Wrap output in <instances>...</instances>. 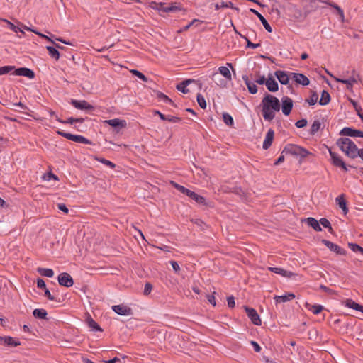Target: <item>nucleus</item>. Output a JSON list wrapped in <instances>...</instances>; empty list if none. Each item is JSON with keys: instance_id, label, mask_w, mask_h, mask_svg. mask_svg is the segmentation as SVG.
<instances>
[{"instance_id": "1", "label": "nucleus", "mask_w": 363, "mask_h": 363, "mask_svg": "<svg viewBox=\"0 0 363 363\" xmlns=\"http://www.w3.org/2000/svg\"><path fill=\"white\" fill-rule=\"evenodd\" d=\"M262 112L264 119L267 121H272L275 113L281 108L279 100L271 94H267L262 100Z\"/></svg>"}, {"instance_id": "2", "label": "nucleus", "mask_w": 363, "mask_h": 363, "mask_svg": "<svg viewBox=\"0 0 363 363\" xmlns=\"http://www.w3.org/2000/svg\"><path fill=\"white\" fill-rule=\"evenodd\" d=\"M229 67L233 69L232 64L227 63V66L218 67V72H213L211 76V79L220 87H225L227 82L232 80Z\"/></svg>"}, {"instance_id": "3", "label": "nucleus", "mask_w": 363, "mask_h": 363, "mask_svg": "<svg viewBox=\"0 0 363 363\" xmlns=\"http://www.w3.org/2000/svg\"><path fill=\"white\" fill-rule=\"evenodd\" d=\"M338 147L349 157L352 159L356 158L358 154L357 147L355 143L347 138H339L336 142Z\"/></svg>"}, {"instance_id": "4", "label": "nucleus", "mask_w": 363, "mask_h": 363, "mask_svg": "<svg viewBox=\"0 0 363 363\" xmlns=\"http://www.w3.org/2000/svg\"><path fill=\"white\" fill-rule=\"evenodd\" d=\"M149 6L157 11L160 14L161 13L177 12L182 10V6L176 2L167 4L164 2L151 1Z\"/></svg>"}, {"instance_id": "5", "label": "nucleus", "mask_w": 363, "mask_h": 363, "mask_svg": "<svg viewBox=\"0 0 363 363\" xmlns=\"http://www.w3.org/2000/svg\"><path fill=\"white\" fill-rule=\"evenodd\" d=\"M282 154L305 158L310 154V152L301 146L294 144H288L284 147Z\"/></svg>"}, {"instance_id": "6", "label": "nucleus", "mask_w": 363, "mask_h": 363, "mask_svg": "<svg viewBox=\"0 0 363 363\" xmlns=\"http://www.w3.org/2000/svg\"><path fill=\"white\" fill-rule=\"evenodd\" d=\"M327 73L330 77L333 78L335 82L346 84L347 89L350 91L352 90L354 84H357L359 80V75L356 72L354 69L352 71L351 76H350L347 79L336 77L328 71H327Z\"/></svg>"}, {"instance_id": "7", "label": "nucleus", "mask_w": 363, "mask_h": 363, "mask_svg": "<svg viewBox=\"0 0 363 363\" xmlns=\"http://www.w3.org/2000/svg\"><path fill=\"white\" fill-rule=\"evenodd\" d=\"M57 134L72 141L76 143H82V144H91V142L87 138H84L82 135H72L71 133H65L62 130H58Z\"/></svg>"}, {"instance_id": "8", "label": "nucleus", "mask_w": 363, "mask_h": 363, "mask_svg": "<svg viewBox=\"0 0 363 363\" xmlns=\"http://www.w3.org/2000/svg\"><path fill=\"white\" fill-rule=\"evenodd\" d=\"M244 309L252 323L255 325H260L262 321L257 311L248 306H244Z\"/></svg>"}, {"instance_id": "9", "label": "nucleus", "mask_w": 363, "mask_h": 363, "mask_svg": "<svg viewBox=\"0 0 363 363\" xmlns=\"http://www.w3.org/2000/svg\"><path fill=\"white\" fill-rule=\"evenodd\" d=\"M59 284L65 287H71L74 284L72 277L67 272H62L59 274L57 278Z\"/></svg>"}, {"instance_id": "10", "label": "nucleus", "mask_w": 363, "mask_h": 363, "mask_svg": "<svg viewBox=\"0 0 363 363\" xmlns=\"http://www.w3.org/2000/svg\"><path fill=\"white\" fill-rule=\"evenodd\" d=\"M322 243L324 244L331 251L335 252L337 255H346V250L344 248L332 242L330 240H323Z\"/></svg>"}, {"instance_id": "11", "label": "nucleus", "mask_w": 363, "mask_h": 363, "mask_svg": "<svg viewBox=\"0 0 363 363\" xmlns=\"http://www.w3.org/2000/svg\"><path fill=\"white\" fill-rule=\"evenodd\" d=\"M112 310L120 315H131L133 310L123 304L114 305L111 307Z\"/></svg>"}, {"instance_id": "12", "label": "nucleus", "mask_w": 363, "mask_h": 363, "mask_svg": "<svg viewBox=\"0 0 363 363\" xmlns=\"http://www.w3.org/2000/svg\"><path fill=\"white\" fill-rule=\"evenodd\" d=\"M328 151L331 157L333 164L337 167L342 168L345 171H347V167L341 157L333 152L330 148H328Z\"/></svg>"}, {"instance_id": "13", "label": "nucleus", "mask_w": 363, "mask_h": 363, "mask_svg": "<svg viewBox=\"0 0 363 363\" xmlns=\"http://www.w3.org/2000/svg\"><path fill=\"white\" fill-rule=\"evenodd\" d=\"M281 111L285 116H289L293 108V101L291 99L286 96L281 99Z\"/></svg>"}, {"instance_id": "14", "label": "nucleus", "mask_w": 363, "mask_h": 363, "mask_svg": "<svg viewBox=\"0 0 363 363\" xmlns=\"http://www.w3.org/2000/svg\"><path fill=\"white\" fill-rule=\"evenodd\" d=\"M340 135H346V136H350V137H359V138H363V131L359 130H354L351 128H344L342 129V130L340 132Z\"/></svg>"}, {"instance_id": "15", "label": "nucleus", "mask_w": 363, "mask_h": 363, "mask_svg": "<svg viewBox=\"0 0 363 363\" xmlns=\"http://www.w3.org/2000/svg\"><path fill=\"white\" fill-rule=\"evenodd\" d=\"M291 73V72L288 73L284 71L277 70L275 72L274 74L281 84H287L289 82V79H292Z\"/></svg>"}, {"instance_id": "16", "label": "nucleus", "mask_w": 363, "mask_h": 363, "mask_svg": "<svg viewBox=\"0 0 363 363\" xmlns=\"http://www.w3.org/2000/svg\"><path fill=\"white\" fill-rule=\"evenodd\" d=\"M13 74L17 76H23L29 79H33L35 77V73L30 69L26 67H21L14 70Z\"/></svg>"}, {"instance_id": "17", "label": "nucleus", "mask_w": 363, "mask_h": 363, "mask_svg": "<svg viewBox=\"0 0 363 363\" xmlns=\"http://www.w3.org/2000/svg\"><path fill=\"white\" fill-rule=\"evenodd\" d=\"M0 344L9 347H17L21 345V342L12 337L6 336L0 337Z\"/></svg>"}, {"instance_id": "18", "label": "nucleus", "mask_w": 363, "mask_h": 363, "mask_svg": "<svg viewBox=\"0 0 363 363\" xmlns=\"http://www.w3.org/2000/svg\"><path fill=\"white\" fill-rule=\"evenodd\" d=\"M291 75L292 77V79H294L298 84L307 86L310 83L308 78L303 74L291 73Z\"/></svg>"}, {"instance_id": "19", "label": "nucleus", "mask_w": 363, "mask_h": 363, "mask_svg": "<svg viewBox=\"0 0 363 363\" xmlns=\"http://www.w3.org/2000/svg\"><path fill=\"white\" fill-rule=\"evenodd\" d=\"M72 104L77 109L80 110H93L94 107L90 105L87 101L72 100Z\"/></svg>"}, {"instance_id": "20", "label": "nucleus", "mask_w": 363, "mask_h": 363, "mask_svg": "<svg viewBox=\"0 0 363 363\" xmlns=\"http://www.w3.org/2000/svg\"><path fill=\"white\" fill-rule=\"evenodd\" d=\"M106 124H108L113 128H125L127 125L126 121L125 120H121L119 118H113L110 120H106L104 122Z\"/></svg>"}, {"instance_id": "21", "label": "nucleus", "mask_w": 363, "mask_h": 363, "mask_svg": "<svg viewBox=\"0 0 363 363\" xmlns=\"http://www.w3.org/2000/svg\"><path fill=\"white\" fill-rule=\"evenodd\" d=\"M295 298V294L293 293H288L282 296H275L274 300L276 304L285 303L293 300Z\"/></svg>"}, {"instance_id": "22", "label": "nucleus", "mask_w": 363, "mask_h": 363, "mask_svg": "<svg viewBox=\"0 0 363 363\" xmlns=\"http://www.w3.org/2000/svg\"><path fill=\"white\" fill-rule=\"evenodd\" d=\"M268 269L270 272H274V273L277 274H280V275H281L282 277H284L290 278L293 275H294V274L293 272H291L290 271L285 270V269H284L283 268H281V267H269L268 268Z\"/></svg>"}, {"instance_id": "23", "label": "nucleus", "mask_w": 363, "mask_h": 363, "mask_svg": "<svg viewBox=\"0 0 363 363\" xmlns=\"http://www.w3.org/2000/svg\"><path fill=\"white\" fill-rule=\"evenodd\" d=\"M184 195L189 197L190 199H191L192 201H194L199 204L203 203L206 201V199L204 197H203L202 196L198 194L197 193H196L190 189H188V193H186Z\"/></svg>"}, {"instance_id": "24", "label": "nucleus", "mask_w": 363, "mask_h": 363, "mask_svg": "<svg viewBox=\"0 0 363 363\" xmlns=\"http://www.w3.org/2000/svg\"><path fill=\"white\" fill-rule=\"evenodd\" d=\"M274 131L272 129L268 130L263 142V149L267 150L271 146L274 139Z\"/></svg>"}, {"instance_id": "25", "label": "nucleus", "mask_w": 363, "mask_h": 363, "mask_svg": "<svg viewBox=\"0 0 363 363\" xmlns=\"http://www.w3.org/2000/svg\"><path fill=\"white\" fill-rule=\"evenodd\" d=\"M345 306L350 308L354 309L356 311L363 313V306L356 303L351 298H347L345 301Z\"/></svg>"}, {"instance_id": "26", "label": "nucleus", "mask_w": 363, "mask_h": 363, "mask_svg": "<svg viewBox=\"0 0 363 363\" xmlns=\"http://www.w3.org/2000/svg\"><path fill=\"white\" fill-rule=\"evenodd\" d=\"M250 11L251 12H252L253 13H255L259 18V19L262 22L263 26L268 32L271 33L272 31V28L271 26L269 24V23L267 21V20L264 18V16L261 13H259L258 11H257L256 10H255L253 9H250Z\"/></svg>"}, {"instance_id": "27", "label": "nucleus", "mask_w": 363, "mask_h": 363, "mask_svg": "<svg viewBox=\"0 0 363 363\" xmlns=\"http://www.w3.org/2000/svg\"><path fill=\"white\" fill-rule=\"evenodd\" d=\"M266 86L269 91L272 92L277 91L279 89L278 83L272 77H269V78L267 79Z\"/></svg>"}, {"instance_id": "28", "label": "nucleus", "mask_w": 363, "mask_h": 363, "mask_svg": "<svg viewBox=\"0 0 363 363\" xmlns=\"http://www.w3.org/2000/svg\"><path fill=\"white\" fill-rule=\"evenodd\" d=\"M306 223L313 228L315 231L320 232L322 228L320 225V221H318L315 218L309 217L306 219Z\"/></svg>"}, {"instance_id": "29", "label": "nucleus", "mask_w": 363, "mask_h": 363, "mask_svg": "<svg viewBox=\"0 0 363 363\" xmlns=\"http://www.w3.org/2000/svg\"><path fill=\"white\" fill-rule=\"evenodd\" d=\"M319 1L323 2L327 5L330 6L331 7L334 8L337 11V12L339 14L340 17L341 18L342 21L344 20V18H345L344 11L339 6H337V4H334L333 2H332L329 0H326V1L319 0Z\"/></svg>"}, {"instance_id": "30", "label": "nucleus", "mask_w": 363, "mask_h": 363, "mask_svg": "<svg viewBox=\"0 0 363 363\" xmlns=\"http://www.w3.org/2000/svg\"><path fill=\"white\" fill-rule=\"evenodd\" d=\"M242 79H243V81L245 82L249 91L252 94H256L257 92V86L254 83L251 82L249 80V78L247 76H243Z\"/></svg>"}, {"instance_id": "31", "label": "nucleus", "mask_w": 363, "mask_h": 363, "mask_svg": "<svg viewBox=\"0 0 363 363\" xmlns=\"http://www.w3.org/2000/svg\"><path fill=\"white\" fill-rule=\"evenodd\" d=\"M33 315L35 318L45 320L47 319L48 313L43 308H36L33 310Z\"/></svg>"}, {"instance_id": "32", "label": "nucleus", "mask_w": 363, "mask_h": 363, "mask_svg": "<svg viewBox=\"0 0 363 363\" xmlns=\"http://www.w3.org/2000/svg\"><path fill=\"white\" fill-rule=\"evenodd\" d=\"M306 308L311 311L314 315H318L320 313L322 312V311L324 309L323 306L320 304H314V305H310L306 304Z\"/></svg>"}, {"instance_id": "33", "label": "nucleus", "mask_w": 363, "mask_h": 363, "mask_svg": "<svg viewBox=\"0 0 363 363\" xmlns=\"http://www.w3.org/2000/svg\"><path fill=\"white\" fill-rule=\"evenodd\" d=\"M193 80H191V79H188V80H186L182 83H180L179 84H178L177 86V89L182 91V93L184 94H187L189 92V90L187 89V86L192 82Z\"/></svg>"}, {"instance_id": "34", "label": "nucleus", "mask_w": 363, "mask_h": 363, "mask_svg": "<svg viewBox=\"0 0 363 363\" xmlns=\"http://www.w3.org/2000/svg\"><path fill=\"white\" fill-rule=\"evenodd\" d=\"M37 271L40 275L44 277H52L54 275V272L52 269L39 267L37 269Z\"/></svg>"}, {"instance_id": "35", "label": "nucleus", "mask_w": 363, "mask_h": 363, "mask_svg": "<svg viewBox=\"0 0 363 363\" xmlns=\"http://www.w3.org/2000/svg\"><path fill=\"white\" fill-rule=\"evenodd\" d=\"M157 113L159 114L160 118L163 121H168L172 122V123H178V122L181 121L180 118L172 116H165L159 111Z\"/></svg>"}, {"instance_id": "36", "label": "nucleus", "mask_w": 363, "mask_h": 363, "mask_svg": "<svg viewBox=\"0 0 363 363\" xmlns=\"http://www.w3.org/2000/svg\"><path fill=\"white\" fill-rule=\"evenodd\" d=\"M87 323H88V325L90 328H91L92 330H95V331H103L102 328L99 326V325L95 321L93 320L92 318L89 317L88 319H87Z\"/></svg>"}, {"instance_id": "37", "label": "nucleus", "mask_w": 363, "mask_h": 363, "mask_svg": "<svg viewBox=\"0 0 363 363\" xmlns=\"http://www.w3.org/2000/svg\"><path fill=\"white\" fill-rule=\"evenodd\" d=\"M330 101V96L326 91H323L321 94V98L319 101L320 105L325 106L328 104Z\"/></svg>"}, {"instance_id": "38", "label": "nucleus", "mask_w": 363, "mask_h": 363, "mask_svg": "<svg viewBox=\"0 0 363 363\" xmlns=\"http://www.w3.org/2000/svg\"><path fill=\"white\" fill-rule=\"evenodd\" d=\"M47 50L48 51L49 55L50 57L54 58L56 60H58L60 58V52L57 51V50L52 46H47L46 47Z\"/></svg>"}, {"instance_id": "39", "label": "nucleus", "mask_w": 363, "mask_h": 363, "mask_svg": "<svg viewBox=\"0 0 363 363\" xmlns=\"http://www.w3.org/2000/svg\"><path fill=\"white\" fill-rule=\"evenodd\" d=\"M170 184L172 186L175 188L177 190H178L180 193H182L184 195L186 194V193H188L189 189L180 185V184H178L177 183H176L173 181L170 182Z\"/></svg>"}, {"instance_id": "40", "label": "nucleus", "mask_w": 363, "mask_h": 363, "mask_svg": "<svg viewBox=\"0 0 363 363\" xmlns=\"http://www.w3.org/2000/svg\"><path fill=\"white\" fill-rule=\"evenodd\" d=\"M321 123L318 120L314 121L311 126L310 133L311 135H315L320 128Z\"/></svg>"}, {"instance_id": "41", "label": "nucleus", "mask_w": 363, "mask_h": 363, "mask_svg": "<svg viewBox=\"0 0 363 363\" xmlns=\"http://www.w3.org/2000/svg\"><path fill=\"white\" fill-rule=\"evenodd\" d=\"M44 295L50 301H56V302H60V299L59 298L55 296L54 295L51 294L50 291L47 288L44 289Z\"/></svg>"}, {"instance_id": "42", "label": "nucleus", "mask_w": 363, "mask_h": 363, "mask_svg": "<svg viewBox=\"0 0 363 363\" xmlns=\"http://www.w3.org/2000/svg\"><path fill=\"white\" fill-rule=\"evenodd\" d=\"M320 225H322L324 228H328L329 232L331 233L333 231V228L331 226V224L327 218H320Z\"/></svg>"}, {"instance_id": "43", "label": "nucleus", "mask_w": 363, "mask_h": 363, "mask_svg": "<svg viewBox=\"0 0 363 363\" xmlns=\"http://www.w3.org/2000/svg\"><path fill=\"white\" fill-rule=\"evenodd\" d=\"M96 160L97 161L101 162L102 164H105L106 166L109 167L111 169H113L116 167V164L114 163H113L112 162H111L106 159L101 158V157H96Z\"/></svg>"}, {"instance_id": "44", "label": "nucleus", "mask_w": 363, "mask_h": 363, "mask_svg": "<svg viewBox=\"0 0 363 363\" xmlns=\"http://www.w3.org/2000/svg\"><path fill=\"white\" fill-rule=\"evenodd\" d=\"M318 95L314 92L312 94L309 99H306V102H307L309 105H315L318 101Z\"/></svg>"}, {"instance_id": "45", "label": "nucleus", "mask_w": 363, "mask_h": 363, "mask_svg": "<svg viewBox=\"0 0 363 363\" xmlns=\"http://www.w3.org/2000/svg\"><path fill=\"white\" fill-rule=\"evenodd\" d=\"M223 119L224 123L228 125H233V118L232 116L228 113H223Z\"/></svg>"}, {"instance_id": "46", "label": "nucleus", "mask_w": 363, "mask_h": 363, "mask_svg": "<svg viewBox=\"0 0 363 363\" xmlns=\"http://www.w3.org/2000/svg\"><path fill=\"white\" fill-rule=\"evenodd\" d=\"M57 120L62 123H70V124H73L75 122L82 123L83 121V119H82V118H74L72 117L69 118L67 121H62L58 118H57Z\"/></svg>"}, {"instance_id": "47", "label": "nucleus", "mask_w": 363, "mask_h": 363, "mask_svg": "<svg viewBox=\"0 0 363 363\" xmlns=\"http://www.w3.org/2000/svg\"><path fill=\"white\" fill-rule=\"evenodd\" d=\"M197 102L201 108L205 109L206 108V100L204 97L200 94L197 95Z\"/></svg>"}, {"instance_id": "48", "label": "nucleus", "mask_w": 363, "mask_h": 363, "mask_svg": "<svg viewBox=\"0 0 363 363\" xmlns=\"http://www.w3.org/2000/svg\"><path fill=\"white\" fill-rule=\"evenodd\" d=\"M349 247L353 251V252H360L363 254V248L359 246V245L356 243H349L348 244Z\"/></svg>"}, {"instance_id": "49", "label": "nucleus", "mask_w": 363, "mask_h": 363, "mask_svg": "<svg viewBox=\"0 0 363 363\" xmlns=\"http://www.w3.org/2000/svg\"><path fill=\"white\" fill-rule=\"evenodd\" d=\"M13 69H14V67L13 66H4V67H0V75H3V74H7V73L10 72L11 71H12Z\"/></svg>"}, {"instance_id": "50", "label": "nucleus", "mask_w": 363, "mask_h": 363, "mask_svg": "<svg viewBox=\"0 0 363 363\" xmlns=\"http://www.w3.org/2000/svg\"><path fill=\"white\" fill-rule=\"evenodd\" d=\"M131 72L137 76L139 79H140L143 82H147V78L143 74L141 73L140 72L138 71V70H135V69H133L131 70Z\"/></svg>"}, {"instance_id": "51", "label": "nucleus", "mask_w": 363, "mask_h": 363, "mask_svg": "<svg viewBox=\"0 0 363 363\" xmlns=\"http://www.w3.org/2000/svg\"><path fill=\"white\" fill-rule=\"evenodd\" d=\"M336 204H346V199L344 194H340L335 199Z\"/></svg>"}, {"instance_id": "52", "label": "nucleus", "mask_w": 363, "mask_h": 363, "mask_svg": "<svg viewBox=\"0 0 363 363\" xmlns=\"http://www.w3.org/2000/svg\"><path fill=\"white\" fill-rule=\"evenodd\" d=\"M8 23H9V28L11 30H13V32H15V33L21 32L23 34L24 33V32L20 28H18V26H15L13 23H11V22H8Z\"/></svg>"}, {"instance_id": "53", "label": "nucleus", "mask_w": 363, "mask_h": 363, "mask_svg": "<svg viewBox=\"0 0 363 363\" xmlns=\"http://www.w3.org/2000/svg\"><path fill=\"white\" fill-rule=\"evenodd\" d=\"M169 263H170V264L172 265V268H173L174 271L176 273H178V274H179V271H180V267H179V264H178L176 261H174V260H171V261H169Z\"/></svg>"}, {"instance_id": "54", "label": "nucleus", "mask_w": 363, "mask_h": 363, "mask_svg": "<svg viewBox=\"0 0 363 363\" xmlns=\"http://www.w3.org/2000/svg\"><path fill=\"white\" fill-rule=\"evenodd\" d=\"M214 294L215 292H213V294H208L206 296L208 303L213 305V306H215L216 304Z\"/></svg>"}, {"instance_id": "55", "label": "nucleus", "mask_w": 363, "mask_h": 363, "mask_svg": "<svg viewBox=\"0 0 363 363\" xmlns=\"http://www.w3.org/2000/svg\"><path fill=\"white\" fill-rule=\"evenodd\" d=\"M227 302H228V306L229 308H234L235 306V298L233 296H228L227 298Z\"/></svg>"}, {"instance_id": "56", "label": "nucleus", "mask_w": 363, "mask_h": 363, "mask_svg": "<svg viewBox=\"0 0 363 363\" xmlns=\"http://www.w3.org/2000/svg\"><path fill=\"white\" fill-rule=\"evenodd\" d=\"M37 287L39 289H46V284L43 279L38 278L37 279Z\"/></svg>"}, {"instance_id": "57", "label": "nucleus", "mask_w": 363, "mask_h": 363, "mask_svg": "<svg viewBox=\"0 0 363 363\" xmlns=\"http://www.w3.org/2000/svg\"><path fill=\"white\" fill-rule=\"evenodd\" d=\"M307 125V121L306 119H301L296 123V126L298 128L305 127Z\"/></svg>"}, {"instance_id": "58", "label": "nucleus", "mask_w": 363, "mask_h": 363, "mask_svg": "<svg viewBox=\"0 0 363 363\" xmlns=\"http://www.w3.org/2000/svg\"><path fill=\"white\" fill-rule=\"evenodd\" d=\"M152 289V286L150 283H146L144 288V294H149Z\"/></svg>"}, {"instance_id": "59", "label": "nucleus", "mask_w": 363, "mask_h": 363, "mask_svg": "<svg viewBox=\"0 0 363 363\" xmlns=\"http://www.w3.org/2000/svg\"><path fill=\"white\" fill-rule=\"evenodd\" d=\"M250 344L252 345L254 350L256 352H259L261 351L262 348L257 342L252 340L250 342Z\"/></svg>"}, {"instance_id": "60", "label": "nucleus", "mask_w": 363, "mask_h": 363, "mask_svg": "<svg viewBox=\"0 0 363 363\" xmlns=\"http://www.w3.org/2000/svg\"><path fill=\"white\" fill-rule=\"evenodd\" d=\"M255 81L259 84H266L267 79H265L264 76H260L258 78H257Z\"/></svg>"}, {"instance_id": "61", "label": "nucleus", "mask_w": 363, "mask_h": 363, "mask_svg": "<svg viewBox=\"0 0 363 363\" xmlns=\"http://www.w3.org/2000/svg\"><path fill=\"white\" fill-rule=\"evenodd\" d=\"M52 178H53L55 180H57V177L52 173H48L47 175L44 176V179L47 181H50Z\"/></svg>"}, {"instance_id": "62", "label": "nucleus", "mask_w": 363, "mask_h": 363, "mask_svg": "<svg viewBox=\"0 0 363 363\" xmlns=\"http://www.w3.org/2000/svg\"><path fill=\"white\" fill-rule=\"evenodd\" d=\"M35 34L40 36L41 38L46 39L48 41L50 42L51 43H55V42L50 38H49L48 36H47L41 33L35 32Z\"/></svg>"}, {"instance_id": "63", "label": "nucleus", "mask_w": 363, "mask_h": 363, "mask_svg": "<svg viewBox=\"0 0 363 363\" xmlns=\"http://www.w3.org/2000/svg\"><path fill=\"white\" fill-rule=\"evenodd\" d=\"M247 48H257L258 47L260 46V44L259 43H257V44H255V43H251L249 40L247 39Z\"/></svg>"}, {"instance_id": "64", "label": "nucleus", "mask_w": 363, "mask_h": 363, "mask_svg": "<svg viewBox=\"0 0 363 363\" xmlns=\"http://www.w3.org/2000/svg\"><path fill=\"white\" fill-rule=\"evenodd\" d=\"M350 102L353 105L354 108L356 111H359V109H361L357 103L353 100L352 99H349Z\"/></svg>"}]
</instances>
